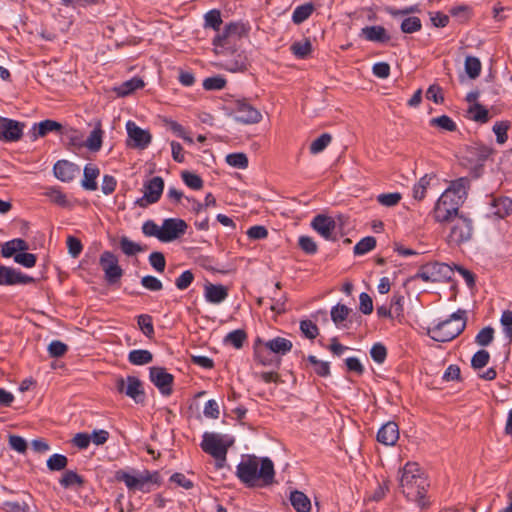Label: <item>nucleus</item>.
Returning <instances> with one entry per match:
<instances>
[{
  "label": "nucleus",
  "mask_w": 512,
  "mask_h": 512,
  "mask_svg": "<svg viewBox=\"0 0 512 512\" xmlns=\"http://www.w3.org/2000/svg\"><path fill=\"white\" fill-rule=\"evenodd\" d=\"M246 339V332L242 329H236L226 335L224 342L231 344L236 349H240L243 347Z\"/></svg>",
  "instance_id": "obj_39"
},
{
  "label": "nucleus",
  "mask_w": 512,
  "mask_h": 512,
  "mask_svg": "<svg viewBox=\"0 0 512 512\" xmlns=\"http://www.w3.org/2000/svg\"><path fill=\"white\" fill-rule=\"evenodd\" d=\"M436 177L434 174H425L413 187V198L417 201L424 199L426 190L430 186L432 180Z\"/></svg>",
  "instance_id": "obj_32"
},
{
  "label": "nucleus",
  "mask_w": 512,
  "mask_h": 512,
  "mask_svg": "<svg viewBox=\"0 0 512 512\" xmlns=\"http://www.w3.org/2000/svg\"><path fill=\"white\" fill-rule=\"evenodd\" d=\"M469 180L467 178H459L452 182L451 186L447 190H452L456 196H461V200H465L467 196V187Z\"/></svg>",
  "instance_id": "obj_60"
},
{
  "label": "nucleus",
  "mask_w": 512,
  "mask_h": 512,
  "mask_svg": "<svg viewBox=\"0 0 512 512\" xmlns=\"http://www.w3.org/2000/svg\"><path fill=\"white\" fill-rule=\"evenodd\" d=\"M332 141L329 133H323L310 144L309 150L311 154L322 152Z\"/></svg>",
  "instance_id": "obj_45"
},
{
  "label": "nucleus",
  "mask_w": 512,
  "mask_h": 512,
  "mask_svg": "<svg viewBox=\"0 0 512 512\" xmlns=\"http://www.w3.org/2000/svg\"><path fill=\"white\" fill-rule=\"evenodd\" d=\"M228 297V289L221 284L205 285V299L212 304H219Z\"/></svg>",
  "instance_id": "obj_21"
},
{
  "label": "nucleus",
  "mask_w": 512,
  "mask_h": 512,
  "mask_svg": "<svg viewBox=\"0 0 512 512\" xmlns=\"http://www.w3.org/2000/svg\"><path fill=\"white\" fill-rule=\"evenodd\" d=\"M120 248H121L122 252L127 256H133V255L143 251V248L139 244L131 241L126 236H123L120 239Z\"/></svg>",
  "instance_id": "obj_53"
},
{
  "label": "nucleus",
  "mask_w": 512,
  "mask_h": 512,
  "mask_svg": "<svg viewBox=\"0 0 512 512\" xmlns=\"http://www.w3.org/2000/svg\"><path fill=\"white\" fill-rule=\"evenodd\" d=\"M35 279L31 276L23 274L12 267L0 265V285L12 286L17 284L34 283Z\"/></svg>",
  "instance_id": "obj_17"
},
{
  "label": "nucleus",
  "mask_w": 512,
  "mask_h": 512,
  "mask_svg": "<svg viewBox=\"0 0 512 512\" xmlns=\"http://www.w3.org/2000/svg\"><path fill=\"white\" fill-rule=\"evenodd\" d=\"M351 309L344 304L338 303L333 306L330 312L331 319L336 326H340L350 314Z\"/></svg>",
  "instance_id": "obj_37"
},
{
  "label": "nucleus",
  "mask_w": 512,
  "mask_h": 512,
  "mask_svg": "<svg viewBox=\"0 0 512 512\" xmlns=\"http://www.w3.org/2000/svg\"><path fill=\"white\" fill-rule=\"evenodd\" d=\"M447 222L452 224L448 235L449 244L460 246L471 240L473 235L472 219L461 214Z\"/></svg>",
  "instance_id": "obj_6"
},
{
  "label": "nucleus",
  "mask_w": 512,
  "mask_h": 512,
  "mask_svg": "<svg viewBox=\"0 0 512 512\" xmlns=\"http://www.w3.org/2000/svg\"><path fill=\"white\" fill-rule=\"evenodd\" d=\"M375 246L376 239L373 236L364 237L354 246V254L364 255L373 250Z\"/></svg>",
  "instance_id": "obj_48"
},
{
  "label": "nucleus",
  "mask_w": 512,
  "mask_h": 512,
  "mask_svg": "<svg viewBox=\"0 0 512 512\" xmlns=\"http://www.w3.org/2000/svg\"><path fill=\"white\" fill-rule=\"evenodd\" d=\"M262 344L274 353L277 356L285 355L291 351L293 344L290 340L283 337H275L273 339L268 340L267 342H263Z\"/></svg>",
  "instance_id": "obj_23"
},
{
  "label": "nucleus",
  "mask_w": 512,
  "mask_h": 512,
  "mask_svg": "<svg viewBox=\"0 0 512 512\" xmlns=\"http://www.w3.org/2000/svg\"><path fill=\"white\" fill-rule=\"evenodd\" d=\"M401 198L402 196L399 192L382 193L377 196V201L385 207H393L400 202Z\"/></svg>",
  "instance_id": "obj_58"
},
{
  "label": "nucleus",
  "mask_w": 512,
  "mask_h": 512,
  "mask_svg": "<svg viewBox=\"0 0 512 512\" xmlns=\"http://www.w3.org/2000/svg\"><path fill=\"white\" fill-rule=\"evenodd\" d=\"M311 227L325 240H336L333 236V232L336 228V221L331 216L317 214L311 221Z\"/></svg>",
  "instance_id": "obj_18"
},
{
  "label": "nucleus",
  "mask_w": 512,
  "mask_h": 512,
  "mask_svg": "<svg viewBox=\"0 0 512 512\" xmlns=\"http://www.w3.org/2000/svg\"><path fill=\"white\" fill-rule=\"evenodd\" d=\"M465 71L471 79L477 78L481 73V62L477 57L467 56L464 63Z\"/></svg>",
  "instance_id": "obj_42"
},
{
  "label": "nucleus",
  "mask_w": 512,
  "mask_h": 512,
  "mask_svg": "<svg viewBox=\"0 0 512 512\" xmlns=\"http://www.w3.org/2000/svg\"><path fill=\"white\" fill-rule=\"evenodd\" d=\"M400 28L403 33L411 34L421 30L422 23L419 17L410 16L402 21Z\"/></svg>",
  "instance_id": "obj_47"
},
{
  "label": "nucleus",
  "mask_w": 512,
  "mask_h": 512,
  "mask_svg": "<svg viewBox=\"0 0 512 512\" xmlns=\"http://www.w3.org/2000/svg\"><path fill=\"white\" fill-rule=\"evenodd\" d=\"M454 274V268L446 263H431L421 267L415 275L424 282H446L451 280Z\"/></svg>",
  "instance_id": "obj_7"
},
{
  "label": "nucleus",
  "mask_w": 512,
  "mask_h": 512,
  "mask_svg": "<svg viewBox=\"0 0 512 512\" xmlns=\"http://www.w3.org/2000/svg\"><path fill=\"white\" fill-rule=\"evenodd\" d=\"M291 52L297 58L305 59L312 51V44L309 39L303 41H296L290 47Z\"/></svg>",
  "instance_id": "obj_36"
},
{
  "label": "nucleus",
  "mask_w": 512,
  "mask_h": 512,
  "mask_svg": "<svg viewBox=\"0 0 512 512\" xmlns=\"http://www.w3.org/2000/svg\"><path fill=\"white\" fill-rule=\"evenodd\" d=\"M254 359L263 366L273 367L279 369L281 366V357L275 355L268 350L260 338H257L254 343Z\"/></svg>",
  "instance_id": "obj_16"
},
{
  "label": "nucleus",
  "mask_w": 512,
  "mask_h": 512,
  "mask_svg": "<svg viewBox=\"0 0 512 512\" xmlns=\"http://www.w3.org/2000/svg\"><path fill=\"white\" fill-rule=\"evenodd\" d=\"M464 309H458L449 318L429 327L427 334L437 342H449L458 337L466 328L467 316Z\"/></svg>",
  "instance_id": "obj_3"
},
{
  "label": "nucleus",
  "mask_w": 512,
  "mask_h": 512,
  "mask_svg": "<svg viewBox=\"0 0 512 512\" xmlns=\"http://www.w3.org/2000/svg\"><path fill=\"white\" fill-rule=\"evenodd\" d=\"M399 473V487L406 499L415 502L422 509L426 508L429 505L426 500L429 482L418 463L407 462Z\"/></svg>",
  "instance_id": "obj_2"
},
{
  "label": "nucleus",
  "mask_w": 512,
  "mask_h": 512,
  "mask_svg": "<svg viewBox=\"0 0 512 512\" xmlns=\"http://www.w3.org/2000/svg\"><path fill=\"white\" fill-rule=\"evenodd\" d=\"M60 485L67 489L72 486L82 487L85 483L84 478L73 470H66L59 479Z\"/></svg>",
  "instance_id": "obj_31"
},
{
  "label": "nucleus",
  "mask_w": 512,
  "mask_h": 512,
  "mask_svg": "<svg viewBox=\"0 0 512 512\" xmlns=\"http://www.w3.org/2000/svg\"><path fill=\"white\" fill-rule=\"evenodd\" d=\"M236 475L248 488H263L275 482L272 460L268 457L259 460L255 455H248L237 465Z\"/></svg>",
  "instance_id": "obj_1"
},
{
  "label": "nucleus",
  "mask_w": 512,
  "mask_h": 512,
  "mask_svg": "<svg viewBox=\"0 0 512 512\" xmlns=\"http://www.w3.org/2000/svg\"><path fill=\"white\" fill-rule=\"evenodd\" d=\"M300 330L310 340L315 339L319 335L318 326L311 320H302L300 322Z\"/></svg>",
  "instance_id": "obj_61"
},
{
  "label": "nucleus",
  "mask_w": 512,
  "mask_h": 512,
  "mask_svg": "<svg viewBox=\"0 0 512 512\" xmlns=\"http://www.w3.org/2000/svg\"><path fill=\"white\" fill-rule=\"evenodd\" d=\"M118 262L117 256L110 251H104L100 255L99 264L109 284L117 283L123 275V269L119 266Z\"/></svg>",
  "instance_id": "obj_11"
},
{
  "label": "nucleus",
  "mask_w": 512,
  "mask_h": 512,
  "mask_svg": "<svg viewBox=\"0 0 512 512\" xmlns=\"http://www.w3.org/2000/svg\"><path fill=\"white\" fill-rule=\"evenodd\" d=\"M509 128V121H497L493 125V132L496 135V141L498 144H504L507 141Z\"/></svg>",
  "instance_id": "obj_49"
},
{
  "label": "nucleus",
  "mask_w": 512,
  "mask_h": 512,
  "mask_svg": "<svg viewBox=\"0 0 512 512\" xmlns=\"http://www.w3.org/2000/svg\"><path fill=\"white\" fill-rule=\"evenodd\" d=\"M213 45L215 48H221L225 50L234 51L235 43L230 37V34H228V29L225 26L222 32L217 33V35L213 39Z\"/></svg>",
  "instance_id": "obj_34"
},
{
  "label": "nucleus",
  "mask_w": 512,
  "mask_h": 512,
  "mask_svg": "<svg viewBox=\"0 0 512 512\" xmlns=\"http://www.w3.org/2000/svg\"><path fill=\"white\" fill-rule=\"evenodd\" d=\"M153 360V354L149 350L136 349L132 350L128 354V361L133 365H146L151 363Z\"/></svg>",
  "instance_id": "obj_30"
},
{
  "label": "nucleus",
  "mask_w": 512,
  "mask_h": 512,
  "mask_svg": "<svg viewBox=\"0 0 512 512\" xmlns=\"http://www.w3.org/2000/svg\"><path fill=\"white\" fill-rule=\"evenodd\" d=\"M490 205L492 213L499 218H505L512 212V200L509 197H493Z\"/></svg>",
  "instance_id": "obj_24"
},
{
  "label": "nucleus",
  "mask_w": 512,
  "mask_h": 512,
  "mask_svg": "<svg viewBox=\"0 0 512 512\" xmlns=\"http://www.w3.org/2000/svg\"><path fill=\"white\" fill-rule=\"evenodd\" d=\"M307 361L313 365L314 372L320 377H328L330 375V363L321 361L314 355H309Z\"/></svg>",
  "instance_id": "obj_40"
},
{
  "label": "nucleus",
  "mask_w": 512,
  "mask_h": 512,
  "mask_svg": "<svg viewBox=\"0 0 512 512\" xmlns=\"http://www.w3.org/2000/svg\"><path fill=\"white\" fill-rule=\"evenodd\" d=\"M361 36L366 40L377 43H387L390 40L386 29L383 26H366L361 30Z\"/></svg>",
  "instance_id": "obj_22"
},
{
  "label": "nucleus",
  "mask_w": 512,
  "mask_h": 512,
  "mask_svg": "<svg viewBox=\"0 0 512 512\" xmlns=\"http://www.w3.org/2000/svg\"><path fill=\"white\" fill-rule=\"evenodd\" d=\"M289 500L296 512L311 511V500L304 492L299 490L291 491Z\"/></svg>",
  "instance_id": "obj_25"
},
{
  "label": "nucleus",
  "mask_w": 512,
  "mask_h": 512,
  "mask_svg": "<svg viewBox=\"0 0 512 512\" xmlns=\"http://www.w3.org/2000/svg\"><path fill=\"white\" fill-rule=\"evenodd\" d=\"M494 339V329L491 326L482 328L475 337L479 346H488Z\"/></svg>",
  "instance_id": "obj_57"
},
{
  "label": "nucleus",
  "mask_w": 512,
  "mask_h": 512,
  "mask_svg": "<svg viewBox=\"0 0 512 512\" xmlns=\"http://www.w3.org/2000/svg\"><path fill=\"white\" fill-rule=\"evenodd\" d=\"M463 203L461 196H456L452 190H445L434 207L433 216L435 221L445 223L459 216V208Z\"/></svg>",
  "instance_id": "obj_5"
},
{
  "label": "nucleus",
  "mask_w": 512,
  "mask_h": 512,
  "mask_svg": "<svg viewBox=\"0 0 512 512\" xmlns=\"http://www.w3.org/2000/svg\"><path fill=\"white\" fill-rule=\"evenodd\" d=\"M226 83V79L218 75L204 79L202 85L205 90L211 91L223 89L226 86Z\"/></svg>",
  "instance_id": "obj_59"
},
{
  "label": "nucleus",
  "mask_w": 512,
  "mask_h": 512,
  "mask_svg": "<svg viewBox=\"0 0 512 512\" xmlns=\"http://www.w3.org/2000/svg\"><path fill=\"white\" fill-rule=\"evenodd\" d=\"M103 134L104 132L102 130L101 122L98 121L94 129L90 132V135L86 140L85 146L92 152L99 151L102 146Z\"/></svg>",
  "instance_id": "obj_28"
},
{
  "label": "nucleus",
  "mask_w": 512,
  "mask_h": 512,
  "mask_svg": "<svg viewBox=\"0 0 512 512\" xmlns=\"http://www.w3.org/2000/svg\"><path fill=\"white\" fill-rule=\"evenodd\" d=\"M490 360V354L487 350H478L471 358V367L474 370H479L485 367Z\"/></svg>",
  "instance_id": "obj_50"
},
{
  "label": "nucleus",
  "mask_w": 512,
  "mask_h": 512,
  "mask_svg": "<svg viewBox=\"0 0 512 512\" xmlns=\"http://www.w3.org/2000/svg\"><path fill=\"white\" fill-rule=\"evenodd\" d=\"M99 169L94 165H86L83 171L82 187L88 191H94L97 189L96 179L99 176Z\"/></svg>",
  "instance_id": "obj_27"
},
{
  "label": "nucleus",
  "mask_w": 512,
  "mask_h": 512,
  "mask_svg": "<svg viewBox=\"0 0 512 512\" xmlns=\"http://www.w3.org/2000/svg\"><path fill=\"white\" fill-rule=\"evenodd\" d=\"M67 351H68V346L59 340H53L48 345V353H49L50 357H52V358L62 357L66 354Z\"/></svg>",
  "instance_id": "obj_63"
},
{
  "label": "nucleus",
  "mask_w": 512,
  "mask_h": 512,
  "mask_svg": "<svg viewBox=\"0 0 512 512\" xmlns=\"http://www.w3.org/2000/svg\"><path fill=\"white\" fill-rule=\"evenodd\" d=\"M115 480L124 482L127 488L130 490L133 489L143 491L142 473L136 477L124 470H118L115 472Z\"/></svg>",
  "instance_id": "obj_26"
},
{
  "label": "nucleus",
  "mask_w": 512,
  "mask_h": 512,
  "mask_svg": "<svg viewBox=\"0 0 512 512\" xmlns=\"http://www.w3.org/2000/svg\"><path fill=\"white\" fill-rule=\"evenodd\" d=\"M300 249L308 255H314L318 251L316 242L310 236H300L298 239Z\"/></svg>",
  "instance_id": "obj_56"
},
{
  "label": "nucleus",
  "mask_w": 512,
  "mask_h": 512,
  "mask_svg": "<svg viewBox=\"0 0 512 512\" xmlns=\"http://www.w3.org/2000/svg\"><path fill=\"white\" fill-rule=\"evenodd\" d=\"M271 305L270 310L276 314H283L286 312L285 303L287 301V297L284 293H280L275 291V294L270 297Z\"/></svg>",
  "instance_id": "obj_46"
},
{
  "label": "nucleus",
  "mask_w": 512,
  "mask_h": 512,
  "mask_svg": "<svg viewBox=\"0 0 512 512\" xmlns=\"http://www.w3.org/2000/svg\"><path fill=\"white\" fill-rule=\"evenodd\" d=\"M116 389L119 393H124L135 401V403H144L145 391L142 382L136 376H127L126 379L120 377L116 381Z\"/></svg>",
  "instance_id": "obj_9"
},
{
  "label": "nucleus",
  "mask_w": 512,
  "mask_h": 512,
  "mask_svg": "<svg viewBox=\"0 0 512 512\" xmlns=\"http://www.w3.org/2000/svg\"><path fill=\"white\" fill-rule=\"evenodd\" d=\"M233 444L234 438L229 435L205 432L200 446L204 452L215 458L217 467H223L228 449Z\"/></svg>",
  "instance_id": "obj_4"
},
{
  "label": "nucleus",
  "mask_w": 512,
  "mask_h": 512,
  "mask_svg": "<svg viewBox=\"0 0 512 512\" xmlns=\"http://www.w3.org/2000/svg\"><path fill=\"white\" fill-rule=\"evenodd\" d=\"M467 112L471 120L481 124L487 123L490 119L489 111L480 103H474Z\"/></svg>",
  "instance_id": "obj_33"
},
{
  "label": "nucleus",
  "mask_w": 512,
  "mask_h": 512,
  "mask_svg": "<svg viewBox=\"0 0 512 512\" xmlns=\"http://www.w3.org/2000/svg\"><path fill=\"white\" fill-rule=\"evenodd\" d=\"M314 11L312 3H305L297 6L292 14V21L294 24H301L307 20Z\"/></svg>",
  "instance_id": "obj_35"
},
{
  "label": "nucleus",
  "mask_w": 512,
  "mask_h": 512,
  "mask_svg": "<svg viewBox=\"0 0 512 512\" xmlns=\"http://www.w3.org/2000/svg\"><path fill=\"white\" fill-rule=\"evenodd\" d=\"M226 27L228 29V34H230V37L235 44L242 36L248 33V28L243 23L231 22L227 24Z\"/></svg>",
  "instance_id": "obj_51"
},
{
  "label": "nucleus",
  "mask_w": 512,
  "mask_h": 512,
  "mask_svg": "<svg viewBox=\"0 0 512 512\" xmlns=\"http://www.w3.org/2000/svg\"><path fill=\"white\" fill-rule=\"evenodd\" d=\"M226 162L232 167L245 169L248 167V158L244 153H231L226 156Z\"/></svg>",
  "instance_id": "obj_55"
},
{
  "label": "nucleus",
  "mask_w": 512,
  "mask_h": 512,
  "mask_svg": "<svg viewBox=\"0 0 512 512\" xmlns=\"http://www.w3.org/2000/svg\"><path fill=\"white\" fill-rule=\"evenodd\" d=\"M14 261L26 268H31V267L35 266L37 257L35 254L27 253V252L23 251L21 253H17L14 256Z\"/></svg>",
  "instance_id": "obj_64"
},
{
  "label": "nucleus",
  "mask_w": 512,
  "mask_h": 512,
  "mask_svg": "<svg viewBox=\"0 0 512 512\" xmlns=\"http://www.w3.org/2000/svg\"><path fill=\"white\" fill-rule=\"evenodd\" d=\"M164 189V180L160 176H155L144 183V195L136 200L135 204L145 208L150 204L159 201Z\"/></svg>",
  "instance_id": "obj_10"
},
{
  "label": "nucleus",
  "mask_w": 512,
  "mask_h": 512,
  "mask_svg": "<svg viewBox=\"0 0 512 512\" xmlns=\"http://www.w3.org/2000/svg\"><path fill=\"white\" fill-rule=\"evenodd\" d=\"M53 172L60 181L70 182L80 173V168L68 160H59L54 164Z\"/></svg>",
  "instance_id": "obj_19"
},
{
  "label": "nucleus",
  "mask_w": 512,
  "mask_h": 512,
  "mask_svg": "<svg viewBox=\"0 0 512 512\" xmlns=\"http://www.w3.org/2000/svg\"><path fill=\"white\" fill-rule=\"evenodd\" d=\"M145 85L144 81L139 77H133L125 82H123L121 85L116 87L114 90L120 97H125L134 91L143 88Z\"/></svg>",
  "instance_id": "obj_29"
},
{
  "label": "nucleus",
  "mask_w": 512,
  "mask_h": 512,
  "mask_svg": "<svg viewBox=\"0 0 512 512\" xmlns=\"http://www.w3.org/2000/svg\"><path fill=\"white\" fill-rule=\"evenodd\" d=\"M232 111L235 113L234 119L238 123L256 124L262 120L261 112L245 98L235 100Z\"/></svg>",
  "instance_id": "obj_8"
},
{
  "label": "nucleus",
  "mask_w": 512,
  "mask_h": 512,
  "mask_svg": "<svg viewBox=\"0 0 512 512\" xmlns=\"http://www.w3.org/2000/svg\"><path fill=\"white\" fill-rule=\"evenodd\" d=\"M67 464H68V458L63 454H57V453L51 455L46 462L47 468L50 471L64 470L66 468Z\"/></svg>",
  "instance_id": "obj_43"
},
{
  "label": "nucleus",
  "mask_w": 512,
  "mask_h": 512,
  "mask_svg": "<svg viewBox=\"0 0 512 512\" xmlns=\"http://www.w3.org/2000/svg\"><path fill=\"white\" fill-rule=\"evenodd\" d=\"M137 324L143 334L152 339L155 333L152 316L148 314H141L137 317Z\"/></svg>",
  "instance_id": "obj_38"
},
{
  "label": "nucleus",
  "mask_w": 512,
  "mask_h": 512,
  "mask_svg": "<svg viewBox=\"0 0 512 512\" xmlns=\"http://www.w3.org/2000/svg\"><path fill=\"white\" fill-rule=\"evenodd\" d=\"M370 356L374 362L382 364L387 358V349L382 343H375L370 349Z\"/></svg>",
  "instance_id": "obj_62"
},
{
  "label": "nucleus",
  "mask_w": 512,
  "mask_h": 512,
  "mask_svg": "<svg viewBox=\"0 0 512 512\" xmlns=\"http://www.w3.org/2000/svg\"><path fill=\"white\" fill-rule=\"evenodd\" d=\"M37 127L38 131L36 136L44 137L49 132L60 131L62 125L57 121L47 119L38 123Z\"/></svg>",
  "instance_id": "obj_52"
},
{
  "label": "nucleus",
  "mask_w": 512,
  "mask_h": 512,
  "mask_svg": "<svg viewBox=\"0 0 512 512\" xmlns=\"http://www.w3.org/2000/svg\"><path fill=\"white\" fill-rule=\"evenodd\" d=\"M430 126L439 127L445 131L454 132L457 130L456 123L447 115H442L430 120Z\"/></svg>",
  "instance_id": "obj_41"
},
{
  "label": "nucleus",
  "mask_w": 512,
  "mask_h": 512,
  "mask_svg": "<svg viewBox=\"0 0 512 512\" xmlns=\"http://www.w3.org/2000/svg\"><path fill=\"white\" fill-rule=\"evenodd\" d=\"M399 439V427L397 423L388 421L378 430L377 441L385 446H393Z\"/></svg>",
  "instance_id": "obj_20"
},
{
  "label": "nucleus",
  "mask_w": 512,
  "mask_h": 512,
  "mask_svg": "<svg viewBox=\"0 0 512 512\" xmlns=\"http://www.w3.org/2000/svg\"><path fill=\"white\" fill-rule=\"evenodd\" d=\"M187 223L180 218H167L161 226L160 241L164 243L172 242L186 233Z\"/></svg>",
  "instance_id": "obj_12"
},
{
  "label": "nucleus",
  "mask_w": 512,
  "mask_h": 512,
  "mask_svg": "<svg viewBox=\"0 0 512 512\" xmlns=\"http://www.w3.org/2000/svg\"><path fill=\"white\" fill-rule=\"evenodd\" d=\"M205 27H210L215 31L220 30L222 24L221 13L217 9L210 10L205 14Z\"/></svg>",
  "instance_id": "obj_54"
},
{
  "label": "nucleus",
  "mask_w": 512,
  "mask_h": 512,
  "mask_svg": "<svg viewBox=\"0 0 512 512\" xmlns=\"http://www.w3.org/2000/svg\"><path fill=\"white\" fill-rule=\"evenodd\" d=\"M126 129L128 134V146L137 149H145L151 143L152 136L150 132L140 128L134 122L128 121Z\"/></svg>",
  "instance_id": "obj_14"
},
{
  "label": "nucleus",
  "mask_w": 512,
  "mask_h": 512,
  "mask_svg": "<svg viewBox=\"0 0 512 512\" xmlns=\"http://www.w3.org/2000/svg\"><path fill=\"white\" fill-rule=\"evenodd\" d=\"M181 178L183 182L193 190H200L203 188L204 182L202 178L196 173L190 171H183L181 173Z\"/></svg>",
  "instance_id": "obj_44"
},
{
  "label": "nucleus",
  "mask_w": 512,
  "mask_h": 512,
  "mask_svg": "<svg viewBox=\"0 0 512 512\" xmlns=\"http://www.w3.org/2000/svg\"><path fill=\"white\" fill-rule=\"evenodd\" d=\"M24 127V123L0 116V141L16 142L20 140Z\"/></svg>",
  "instance_id": "obj_15"
},
{
  "label": "nucleus",
  "mask_w": 512,
  "mask_h": 512,
  "mask_svg": "<svg viewBox=\"0 0 512 512\" xmlns=\"http://www.w3.org/2000/svg\"><path fill=\"white\" fill-rule=\"evenodd\" d=\"M149 378L163 396H170L172 394L174 376L168 373L164 367H150Z\"/></svg>",
  "instance_id": "obj_13"
}]
</instances>
